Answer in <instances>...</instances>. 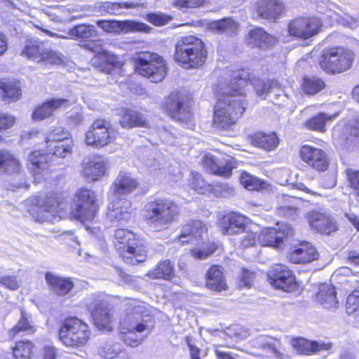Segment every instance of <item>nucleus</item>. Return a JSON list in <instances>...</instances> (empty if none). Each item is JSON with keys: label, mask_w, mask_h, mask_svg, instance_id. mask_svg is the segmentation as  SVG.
<instances>
[{"label": "nucleus", "mask_w": 359, "mask_h": 359, "mask_svg": "<svg viewBox=\"0 0 359 359\" xmlns=\"http://www.w3.org/2000/svg\"><path fill=\"white\" fill-rule=\"evenodd\" d=\"M90 334L86 323L77 318H68L60 328L59 338L67 346L80 347L87 343Z\"/></svg>", "instance_id": "obj_9"}, {"label": "nucleus", "mask_w": 359, "mask_h": 359, "mask_svg": "<svg viewBox=\"0 0 359 359\" xmlns=\"http://www.w3.org/2000/svg\"><path fill=\"white\" fill-rule=\"evenodd\" d=\"M325 86L324 81L316 76L304 78L302 85L303 91L310 95L321 92Z\"/></svg>", "instance_id": "obj_47"}, {"label": "nucleus", "mask_w": 359, "mask_h": 359, "mask_svg": "<svg viewBox=\"0 0 359 359\" xmlns=\"http://www.w3.org/2000/svg\"><path fill=\"white\" fill-rule=\"evenodd\" d=\"M337 116V114L330 115L325 113H320L306 121L304 125L309 130L325 132L327 122L336 118Z\"/></svg>", "instance_id": "obj_44"}, {"label": "nucleus", "mask_w": 359, "mask_h": 359, "mask_svg": "<svg viewBox=\"0 0 359 359\" xmlns=\"http://www.w3.org/2000/svg\"><path fill=\"white\" fill-rule=\"evenodd\" d=\"M49 19L55 22L65 23L72 21L70 11L65 7L55 8L46 12Z\"/></svg>", "instance_id": "obj_52"}, {"label": "nucleus", "mask_w": 359, "mask_h": 359, "mask_svg": "<svg viewBox=\"0 0 359 359\" xmlns=\"http://www.w3.org/2000/svg\"><path fill=\"white\" fill-rule=\"evenodd\" d=\"M269 283L276 288L292 292L297 288L295 276L286 266L276 264L268 272Z\"/></svg>", "instance_id": "obj_16"}, {"label": "nucleus", "mask_w": 359, "mask_h": 359, "mask_svg": "<svg viewBox=\"0 0 359 359\" xmlns=\"http://www.w3.org/2000/svg\"><path fill=\"white\" fill-rule=\"evenodd\" d=\"M246 226L245 218L239 214L232 213L225 216L222 221V232L226 235L241 234Z\"/></svg>", "instance_id": "obj_30"}, {"label": "nucleus", "mask_w": 359, "mask_h": 359, "mask_svg": "<svg viewBox=\"0 0 359 359\" xmlns=\"http://www.w3.org/2000/svg\"><path fill=\"white\" fill-rule=\"evenodd\" d=\"M336 294L337 292L334 286L330 284H323L319 287L316 299L324 308L335 309L339 304Z\"/></svg>", "instance_id": "obj_33"}, {"label": "nucleus", "mask_w": 359, "mask_h": 359, "mask_svg": "<svg viewBox=\"0 0 359 359\" xmlns=\"http://www.w3.org/2000/svg\"><path fill=\"white\" fill-rule=\"evenodd\" d=\"M107 217L111 222H126L131 217V203L127 198L109 197Z\"/></svg>", "instance_id": "obj_23"}, {"label": "nucleus", "mask_w": 359, "mask_h": 359, "mask_svg": "<svg viewBox=\"0 0 359 359\" xmlns=\"http://www.w3.org/2000/svg\"><path fill=\"white\" fill-rule=\"evenodd\" d=\"M27 59L43 65H61L63 55L60 52L45 47L43 43L29 41L21 51Z\"/></svg>", "instance_id": "obj_11"}, {"label": "nucleus", "mask_w": 359, "mask_h": 359, "mask_svg": "<svg viewBox=\"0 0 359 359\" xmlns=\"http://www.w3.org/2000/svg\"><path fill=\"white\" fill-rule=\"evenodd\" d=\"M253 9L257 16L265 20H275L280 18L285 9L280 0H257Z\"/></svg>", "instance_id": "obj_25"}, {"label": "nucleus", "mask_w": 359, "mask_h": 359, "mask_svg": "<svg viewBox=\"0 0 359 359\" xmlns=\"http://www.w3.org/2000/svg\"><path fill=\"white\" fill-rule=\"evenodd\" d=\"M175 58L186 69L199 68L207 58L205 44L194 36L182 37L175 46Z\"/></svg>", "instance_id": "obj_4"}, {"label": "nucleus", "mask_w": 359, "mask_h": 359, "mask_svg": "<svg viewBox=\"0 0 359 359\" xmlns=\"http://www.w3.org/2000/svg\"><path fill=\"white\" fill-rule=\"evenodd\" d=\"M207 28L215 33H225L232 36L237 34L239 25L231 18H224L219 20L210 22Z\"/></svg>", "instance_id": "obj_34"}, {"label": "nucleus", "mask_w": 359, "mask_h": 359, "mask_svg": "<svg viewBox=\"0 0 359 359\" xmlns=\"http://www.w3.org/2000/svg\"><path fill=\"white\" fill-rule=\"evenodd\" d=\"M180 212L178 205L169 198H157L144 206V217L147 224L154 231L168 229Z\"/></svg>", "instance_id": "obj_3"}, {"label": "nucleus", "mask_w": 359, "mask_h": 359, "mask_svg": "<svg viewBox=\"0 0 359 359\" xmlns=\"http://www.w3.org/2000/svg\"><path fill=\"white\" fill-rule=\"evenodd\" d=\"M69 39L88 40L97 36L95 27L91 25L81 24L68 31Z\"/></svg>", "instance_id": "obj_42"}, {"label": "nucleus", "mask_w": 359, "mask_h": 359, "mask_svg": "<svg viewBox=\"0 0 359 359\" xmlns=\"http://www.w3.org/2000/svg\"><path fill=\"white\" fill-rule=\"evenodd\" d=\"M205 0H175L174 5L180 8H196L201 6Z\"/></svg>", "instance_id": "obj_63"}, {"label": "nucleus", "mask_w": 359, "mask_h": 359, "mask_svg": "<svg viewBox=\"0 0 359 359\" xmlns=\"http://www.w3.org/2000/svg\"><path fill=\"white\" fill-rule=\"evenodd\" d=\"M86 308L90 313L95 325L99 330H112L114 315L107 302L93 294L86 303Z\"/></svg>", "instance_id": "obj_12"}, {"label": "nucleus", "mask_w": 359, "mask_h": 359, "mask_svg": "<svg viewBox=\"0 0 359 359\" xmlns=\"http://www.w3.org/2000/svg\"><path fill=\"white\" fill-rule=\"evenodd\" d=\"M68 132L62 127H56L52 131H50L46 137V144L63 142L67 139Z\"/></svg>", "instance_id": "obj_55"}, {"label": "nucleus", "mask_w": 359, "mask_h": 359, "mask_svg": "<svg viewBox=\"0 0 359 359\" xmlns=\"http://www.w3.org/2000/svg\"><path fill=\"white\" fill-rule=\"evenodd\" d=\"M165 109L170 116L177 120L190 118L189 102L187 97L177 93H171L165 102Z\"/></svg>", "instance_id": "obj_24"}, {"label": "nucleus", "mask_w": 359, "mask_h": 359, "mask_svg": "<svg viewBox=\"0 0 359 359\" xmlns=\"http://www.w3.org/2000/svg\"><path fill=\"white\" fill-rule=\"evenodd\" d=\"M241 234L242 235L240 237V245L243 248L253 247L258 241L259 234L248 226Z\"/></svg>", "instance_id": "obj_54"}, {"label": "nucleus", "mask_w": 359, "mask_h": 359, "mask_svg": "<svg viewBox=\"0 0 359 359\" xmlns=\"http://www.w3.org/2000/svg\"><path fill=\"white\" fill-rule=\"evenodd\" d=\"M336 20L342 25L351 29H355L359 26V20L346 13L338 15L336 18Z\"/></svg>", "instance_id": "obj_61"}, {"label": "nucleus", "mask_w": 359, "mask_h": 359, "mask_svg": "<svg viewBox=\"0 0 359 359\" xmlns=\"http://www.w3.org/2000/svg\"><path fill=\"white\" fill-rule=\"evenodd\" d=\"M318 252L309 243L303 242L288 255L290 261L294 264L307 263L318 258Z\"/></svg>", "instance_id": "obj_27"}, {"label": "nucleus", "mask_w": 359, "mask_h": 359, "mask_svg": "<svg viewBox=\"0 0 359 359\" xmlns=\"http://www.w3.org/2000/svg\"><path fill=\"white\" fill-rule=\"evenodd\" d=\"M115 247L120 251L123 260L129 264H135L145 260L146 254L137 245L135 234L128 229H118L114 233Z\"/></svg>", "instance_id": "obj_8"}, {"label": "nucleus", "mask_w": 359, "mask_h": 359, "mask_svg": "<svg viewBox=\"0 0 359 359\" xmlns=\"http://www.w3.org/2000/svg\"><path fill=\"white\" fill-rule=\"evenodd\" d=\"M191 186L198 193L203 194L210 189V185L205 182L201 175L198 172L191 173Z\"/></svg>", "instance_id": "obj_56"}, {"label": "nucleus", "mask_w": 359, "mask_h": 359, "mask_svg": "<svg viewBox=\"0 0 359 359\" xmlns=\"http://www.w3.org/2000/svg\"><path fill=\"white\" fill-rule=\"evenodd\" d=\"M0 159L1 169L8 173L19 172L21 168V164L18 159L15 158L12 154L8 151H0Z\"/></svg>", "instance_id": "obj_45"}, {"label": "nucleus", "mask_w": 359, "mask_h": 359, "mask_svg": "<svg viewBox=\"0 0 359 359\" xmlns=\"http://www.w3.org/2000/svg\"><path fill=\"white\" fill-rule=\"evenodd\" d=\"M302 160L317 171H325L330 165L327 153L311 145H304L300 149Z\"/></svg>", "instance_id": "obj_20"}, {"label": "nucleus", "mask_w": 359, "mask_h": 359, "mask_svg": "<svg viewBox=\"0 0 359 359\" xmlns=\"http://www.w3.org/2000/svg\"><path fill=\"white\" fill-rule=\"evenodd\" d=\"M121 350L118 344H106L103 346L101 355L104 359H115Z\"/></svg>", "instance_id": "obj_59"}, {"label": "nucleus", "mask_w": 359, "mask_h": 359, "mask_svg": "<svg viewBox=\"0 0 359 359\" xmlns=\"http://www.w3.org/2000/svg\"><path fill=\"white\" fill-rule=\"evenodd\" d=\"M134 62L136 72L147 77L153 83L161 82L166 75L165 62L156 53H139L134 57Z\"/></svg>", "instance_id": "obj_6"}, {"label": "nucleus", "mask_w": 359, "mask_h": 359, "mask_svg": "<svg viewBox=\"0 0 359 359\" xmlns=\"http://www.w3.org/2000/svg\"><path fill=\"white\" fill-rule=\"evenodd\" d=\"M343 133V138L346 140L353 141L355 139L359 142V119H350L347 123L344 125H338L334 129V134L337 133Z\"/></svg>", "instance_id": "obj_41"}, {"label": "nucleus", "mask_w": 359, "mask_h": 359, "mask_svg": "<svg viewBox=\"0 0 359 359\" xmlns=\"http://www.w3.org/2000/svg\"><path fill=\"white\" fill-rule=\"evenodd\" d=\"M241 184L249 190L266 189V183L249 173L244 172L241 175Z\"/></svg>", "instance_id": "obj_51"}, {"label": "nucleus", "mask_w": 359, "mask_h": 359, "mask_svg": "<svg viewBox=\"0 0 359 359\" xmlns=\"http://www.w3.org/2000/svg\"><path fill=\"white\" fill-rule=\"evenodd\" d=\"M45 279L50 291L59 296L67 294L74 287V283L70 278L57 276L52 272H47Z\"/></svg>", "instance_id": "obj_28"}, {"label": "nucleus", "mask_w": 359, "mask_h": 359, "mask_svg": "<svg viewBox=\"0 0 359 359\" xmlns=\"http://www.w3.org/2000/svg\"><path fill=\"white\" fill-rule=\"evenodd\" d=\"M120 319V339L127 346L137 347L154 327L152 317L144 315L145 307L135 299L128 300Z\"/></svg>", "instance_id": "obj_2"}, {"label": "nucleus", "mask_w": 359, "mask_h": 359, "mask_svg": "<svg viewBox=\"0 0 359 359\" xmlns=\"http://www.w3.org/2000/svg\"><path fill=\"white\" fill-rule=\"evenodd\" d=\"M97 25L103 31L108 33L120 34L131 32H149L151 27L143 22L134 20H106L97 21Z\"/></svg>", "instance_id": "obj_17"}, {"label": "nucleus", "mask_w": 359, "mask_h": 359, "mask_svg": "<svg viewBox=\"0 0 359 359\" xmlns=\"http://www.w3.org/2000/svg\"><path fill=\"white\" fill-rule=\"evenodd\" d=\"M147 276L150 278H162L165 280H170L174 277V266L170 260H163L151 270H150Z\"/></svg>", "instance_id": "obj_40"}, {"label": "nucleus", "mask_w": 359, "mask_h": 359, "mask_svg": "<svg viewBox=\"0 0 359 359\" xmlns=\"http://www.w3.org/2000/svg\"><path fill=\"white\" fill-rule=\"evenodd\" d=\"M108 167V161L104 158L89 156L82 161L81 175L88 181H98L106 174Z\"/></svg>", "instance_id": "obj_21"}, {"label": "nucleus", "mask_w": 359, "mask_h": 359, "mask_svg": "<svg viewBox=\"0 0 359 359\" xmlns=\"http://www.w3.org/2000/svg\"><path fill=\"white\" fill-rule=\"evenodd\" d=\"M230 83L215 107L214 124L227 128L235 124L245 111L243 88L251 81L248 69L232 72Z\"/></svg>", "instance_id": "obj_1"}, {"label": "nucleus", "mask_w": 359, "mask_h": 359, "mask_svg": "<svg viewBox=\"0 0 359 359\" xmlns=\"http://www.w3.org/2000/svg\"><path fill=\"white\" fill-rule=\"evenodd\" d=\"M36 329L31 320V316L22 309L21 310V316L15 326L9 330L8 334L14 338L21 332H25L28 334L35 332Z\"/></svg>", "instance_id": "obj_43"}, {"label": "nucleus", "mask_w": 359, "mask_h": 359, "mask_svg": "<svg viewBox=\"0 0 359 359\" xmlns=\"http://www.w3.org/2000/svg\"><path fill=\"white\" fill-rule=\"evenodd\" d=\"M35 203L29 209L33 219L40 223L52 222L55 218L60 204L57 198H48L45 201L40 198L34 199Z\"/></svg>", "instance_id": "obj_15"}, {"label": "nucleus", "mask_w": 359, "mask_h": 359, "mask_svg": "<svg viewBox=\"0 0 359 359\" xmlns=\"http://www.w3.org/2000/svg\"><path fill=\"white\" fill-rule=\"evenodd\" d=\"M292 346L298 352L303 354L316 353L323 350H329L332 347L331 344L309 341L304 338L294 339L292 341Z\"/></svg>", "instance_id": "obj_35"}, {"label": "nucleus", "mask_w": 359, "mask_h": 359, "mask_svg": "<svg viewBox=\"0 0 359 359\" xmlns=\"http://www.w3.org/2000/svg\"><path fill=\"white\" fill-rule=\"evenodd\" d=\"M346 310L348 314L359 313V290L354 291L348 296Z\"/></svg>", "instance_id": "obj_57"}, {"label": "nucleus", "mask_w": 359, "mask_h": 359, "mask_svg": "<svg viewBox=\"0 0 359 359\" xmlns=\"http://www.w3.org/2000/svg\"><path fill=\"white\" fill-rule=\"evenodd\" d=\"M346 177L350 187L353 192L359 196V171L353 169H347L346 170Z\"/></svg>", "instance_id": "obj_58"}, {"label": "nucleus", "mask_w": 359, "mask_h": 359, "mask_svg": "<svg viewBox=\"0 0 359 359\" xmlns=\"http://www.w3.org/2000/svg\"><path fill=\"white\" fill-rule=\"evenodd\" d=\"M0 96L5 100L15 102L21 96V90L14 81L1 79L0 81Z\"/></svg>", "instance_id": "obj_39"}, {"label": "nucleus", "mask_w": 359, "mask_h": 359, "mask_svg": "<svg viewBox=\"0 0 359 359\" xmlns=\"http://www.w3.org/2000/svg\"><path fill=\"white\" fill-rule=\"evenodd\" d=\"M251 144L266 151H271L278 147L279 140L274 133L271 134L259 133L251 137Z\"/></svg>", "instance_id": "obj_38"}, {"label": "nucleus", "mask_w": 359, "mask_h": 359, "mask_svg": "<svg viewBox=\"0 0 359 359\" xmlns=\"http://www.w3.org/2000/svg\"><path fill=\"white\" fill-rule=\"evenodd\" d=\"M202 163L210 172L224 177H229L235 167V162L230 156L225 159H217L209 154L203 156Z\"/></svg>", "instance_id": "obj_26"}, {"label": "nucleus", "mask_w": 359, "mask_h": 359, "mask_svg": "<svg viewBox=\"0 0 359 359\" xmlns=\"http://www.w3.org/2000/svg\"><path fill=\"white\" fill-rule=\"evenodd\" d=\"M276 39L269 34L262 28L257 27L251 29L247 38L249 45L260 48H266L275 45Z\"/></svg>", "instance_id": "obj_31"}, {"label": "nucleus", "mask_w": 359, "mask_h": 359, "mask_svg": "<svg viewBox=\"0 0 359 359\" xmlns=\"http://www.w3.org/2000/svg\"><path fill=\"white\" fill-rule=\"evenodd\" d=\"M114 140V132L110 123L103 119L95 120L86 133L88 145L102 147Z\"/></svg>", "instance_id": "obj_14"}, {"label": "nucleus", "mask_w": 359, "mask_h": 359, "mask_svg": "<svg viewBox=\"0 0 359 359\" xmlns=\"http://www.w3.org/2000/svg\"><path fill=\"white\" fill-rule=\"evenodd\" d=\"M15 122L13 116L0 111V130L11 128Z\"/></svg>", "instance_id": "obj_62"}, {"label": "nucleus", "mask_w": 359, "mask_h": 359, "mask_svg": "<svg viewBox=\"0 0 359 359\" xmlns=\"http://www.w3.org/2000/svg\"><path fill=\"white\" fill-rule=\"evenodd\" d=\"M171 17L162 13H149L147 15V20L156 26H163L168 24Z\"/></svg>", "instance_id": "obj_60"}, {"label": "nucleus", "mask_w": 359, "mask_h": 359, "mask_svg": "<svg viewBox=\"0 0 359 359\" xmlns=\"http://www.w3.org/2000/svg\"><path fill=\"white\" fill-rule=\"evenodd\" d=\"M120 123L123 128L147 127L148 122L143 114L130 109L122 110Z\"/></svg>", "instance_id": "obj_36"}, {"label": "nucleus", "mask_w": 359, "mask_h": 359, "mask_svg": "<svg viewBox=\"0 0 359 359\" xmlns=\"http://www.w3.org/2000/svg\"><path fill=\"white\" fill-rule=\"evenodd\" d=\"M207 288L220 292L227 290L223 268L219 265H212L205 274Z\"/></svg>", "instance_id": "obj_29"}, {"label": "nucleus", "mask_w": 359, "mask_h": 359, "mask_svg": "<svg viewBox=\"0 0 359 359\" xmlns=\"http://www.w3.org/2000/svg\"><path fill=\"white\" fill-rule=\"evenodd\" d=\"M97 60L101 63L105 65V66H102L101 70L106 72L107 74H110L114 69L120 68L121 66L119 57L108 51L103 50V53L99 55Z\"/></svg>", "instance_id": "obj_48"}, {"label": "nucleus", "mask_w": 359, "mask_h": 359, "mask_svg": "<svg viewBox=\"0 0 359 359\" xmlns=\"http://www.w3.org/2000/svg\"><path fill=\"white\" fill-rule=\"evenodd\" d=\"M48 156V154L45 155L40 151H34L29 155V161L32 165L31 169L34 174H39L41 170L46 168Z\"/></svg>", "instance_id": "obj_49"}, {"label": "nucleus", "mask_w": 359, "mask_h": 359, "mask_svg": "<svg viewBox=\"0 0 359 359\" xmlns=\"http://www.w3.org/2000/svg\"><path fill=\"white\" fill-rule=\"evenodd\" d=\"M294 230L290 224L283 223L276 228H266L259 233L258 241L262 246L278 247L284 238L292 236Z\"/></svg>", "instance_id": "obj_18"}, {"label": "nucleus", "mask_w": 359, "mask_h": 359, "mask_svg": "<svg viewBox=\"0 0 359 359\" xmlns=\"http://www.w3.org/2000/svg\"><path fill=\"white\" fill-rule=\"evenodd\" d=\"M307 219L310 226L321 233L330 234L338 229L334 219L325 211L321 210L309 212Z\"/></svg>", "instance_id": "obj_22"}, {"label": "nucleus", "mask_w": 359, "mask_h": 359, "mask_svg": "<svg viewBox=\"0 0 359 359\" xmlns=\"http://www.w3.org/2000/svg\"><path fill=\"white\" fill-rule=\"evenodd\" d=\"M33 345L29 341H18L13 348V353L15 359H29Z\"/></svg>", "instance_id": "obj_53"}, {"label": "nucleus", "mask_w": 359, "mask_h": 359, "mask_svg": "<svg viewBox=\"0 0 359 359\" xmlns=\"http://www.w3.org/2000/svg\"><path fill=\"white\" fill-rule=\"evenodd\" d=\"M254 86L257 94L263 98H265L268 94L272 93L278 95L280 91V85L276 81H268L265 82L258 80L257 83L254 84Z\"/></svg>", "instance_id": "obj_46"}, {"label": "nucleus", "mask_w": 359, "mask_h": 359, "mask_svg": "<svg viewBox=\"0 0 359 359\" xmlns=\"http://www.w3.org/2000/svg\"><path fill=\"white\" fill-rule=\"evenodd\" d=\"M322 27V20L317 17L298 18L289 23L287 30L290 36L308 39L318 34Z\"/></svg>", "instance_id": "obj_13"}, {"label": "nucleus", "mask_w": 359, "mask_h": 359, "mask_svg": "<svg viewBox=\"0 0 359 359\" xmlns=\"http://www.w3.org/2000/svg\"><path fill=\"white\" fill-rule=\"evenodd\" d=\"M46 148L48 154H53L60 158H65L72 151V146L64 142L47 144Z\"/></svg>", "instance_id": "obj_50"}, {"label": "nucleus", "mask_w": 359, "mask_h": 359, "mask_svg": "<svg viewBox=\"0 0 359 359\" xmlns=\"http://www.w3.org/2000/svg\"><path fill=\"white\" fill-rule=\"evenodd\" d=\"M69 104V100L62 98L52 99L37 107L32 114L35 121H41L53 114L54 111Z\"/></svg>", "instance_id": "obj_32"}, {"label": "nucleus", "mask_w": 359, "mask_h": 359, "mask_svg": "<svg viewBox=\"0 0 359 359\" xmlns=\"http://www.w3.org/2000/svg\"><path fill=\"white\" fill-rule=\"evenodd\" d=\"M138 185L137 180L130 172L120 171L110 187L109 197L126 198L125 196L133 193Z\"/></svg>", "instance_id": "obj_19"}, {"label": "nucleus", "mask_w": 359, "mask_h": 359, "mask_svg": "<svg viewBox=\"0 0 359 359\" xmlns=\"http://www.w3.org/2000/svg\"><path fill=\"white\" fill-rule=\"evenodd\" d=\"M95 192L89 189L81 188L76 191L71 205V215L82 223L91 222L97 212Z\"/></svg>", "instance_id": "obj_10"}, {"label": "nucleus", "mask_w": 359, "mask_h": 359, "mask_svg": "<svg viewBox=\"0 0 359 359\" xmlns=\"http://www.w3.org/2000/svg\"><path fill=\"white\" fill-rule=\"evenodd\" d=\"M0 284L10 290H17L19 287L16 278L13 276H1L0 277Z\"/></svg>", "instance_id": "obj_64"}, {"label": "nucleus", "mask_w": 359, "mask_h": 359, "mask_svg": "<svg viewBox=\"0 0 359 359\" xmlns=\"http://www.w3.org/2000/svg\"><path fill=\"white\" fill-rule=\"evenodd\" d=\"M354 58L351 50L343 47H334L322 51L318 63L327 73H341L351 68Z\"/></svg>", "instance_id": "obj_7"}, {"label": "nucleus", "mask_w": 359, "mask_h": 359, "mask_svg": "<svg viewBox=\"0 0 359 359\" xmlns=\"http://www.w3.org/2000/svg\"><path fill=\"white\" fill-rule=\"evenodd\" d=\"M144 6V4L143 3H118L105 1L97 4L96 8L102 14L120 15L122 13L123 8L130 9Z\"/></svg>", "instance_id": "obj_37"}, {"label": "nucleus", "mask_w": 359, "mask_h": 359, "mask_svg": "<svg viewBox=\"0 0 359 359\" xmlns=\"http://www.w3.org/2000/svg\"><path fill=\"white\" fill-rule=\"evenodd\" d=\"M179 241L185 243H196L198 247L191 250V255L196 259H203L210 256L215 250V245L206 242L207 228L201 221H191L183 226Z\"/></svg>", "instance_id": "obj_5"}]
</instances>
